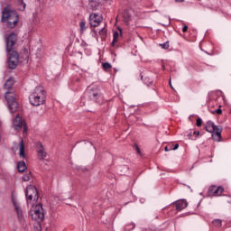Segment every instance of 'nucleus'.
Here are the masks:
<instances>
[{
	"mask_svg": "<svg viewBox=\"0 0 231 231\" xmlns=\"http://www.w3.org/2000/svg\"><path fill=\"white\" fill-rule=\"evenodd\" d=\"M30 190L31 217L33 221H44L45 212L42 203L39 200V190L34 185L30 186Z\"/></svg>",
	"mask_w": 231,
	"mask_h": 231,
	"instance_id": "f257e3e1",
	"label": "nucleus"
},
{
	"mask_svg": "<svg viewBox=\"0 0 231 231\" xmlns=\"http://www.w3.org/2000/svg\"><path fill=\"white\" fill-rule=\"evenodd\" d=\"M2 23H6L7 28L11 29L17 26V23H19L17 12L12 10L10 7H5L2 12Z\"/></svg>",
	"mask_w": 231,
	"mask_h": 231,
	"instance_id": "f03ea898",
	"label": "nucleus"
},
{
	"mask_svg": "<svg viewBox=\"0 0 231 231\" xmlns=\"http://www.w3.org/2000/svg\"><path fill=\"white\" fill-rule=\"evenodd\" d=\"M32 106H42L46 102V94L44 93V88L42 86L36 87L32 94Z\"/></svg>",
	"mask_w": 231,
	"mask_h": 231,
	"instance_id": "7ed1b4c3",
	"label": "nucleus"
},
{
	"mask_svg": "<svg viewBox=\"0 0 231 231\" xmlns=\"http://www.w3.org/2000/svg\"><path fill=\"white\" fill-rule=\"evenodd\" d=\"M17 42V36H15V33H11L8 37H7V41H6V51L7 53H10L9 59L13 60H19V54L17 53V51H12L14 50V46H15V42Z\"/></svg>",
	"mask_w": 231,
	"mask_h": 231,
	"instance_id": "20e7f679",
	"label": "nucleus"
},
{
	"mask_svg": "<svg viewBox=\"0 0 231 231\" xmlns=\"http://www.w3.org/2000/svg\"><path fill=\"white\" fill-rule=\"evenodd\" d=\"M206 131L208 133H214L212 134V138L216 142H219V140H221V133H223V128L221 126L214 125L212 121H208L206 124Z\"/></svg>",
	"mask_w": 231,
	"mask_h": 231,
	"instance_id": "39448f33",
	"label": "nucleus"
},
{
	"mask_svg": "<svg viewBox=\"0 0 231 231\" xmlns=\"http://www.w3.org/2000/svg\"><path fill=\"white\" fill-rule=\"evenodd\" d=\"M15 97L16 95L14 92L7 91L5 93V100L7 101L10 113H16L19 107V104L17 103Z\"/></svg>",
	"mask_w": 231,
	"mask_h": 231,
	"instance_id": "423d86ee",
	"label": "nucleus"
},
{
	"mask_svg": "<svg viewBox=\"0 0 231 231\" xmlns=\"http://www.w3.org/2000/svg\"><path fill=\"white\" fill-rule=\"evenodd\" d=\"M13 125L15 131H21L23 128V134H28V125H26V121L23 120L19 114L16 115L13 121Z\"/></svg>",
	"mask_w": 231,
	"mask_h": 231,
	"instance_id": "0eeeda50",
	"label": "nucleus"
},
{
	"mask_svg": "<svg viewBox=\"0 0 231 231\" xmlns=\"http://www.w3.org/2000/svg\"><path fill=\"white\" fill-rule=\"evenodd\" d=\"M34 149L37 152V156L39 160H46L48 157V152L44 149V145L41 142L34 143Z\"/></svg>",
	"mask_w": 231,
	"mask_h": 231,
	"instance_id": "6e6552de",
	"label": "nucleus"
},
{
	"mask_svg": "<svg viewBox=\"0 0 231 231\" xmlns=\"http://www.w3.org/2000/svg\"><path fill=\"white\" fill-rule=\"evenodd\" d=\"M88 93L91 100H98L100 98V90L97 87H88Z\"/></svg>",
	"mask_w": 231,
	"mask_h": 231,
	"instance_id": "1a4fd4ad",
	"label": "nucleus"
},
{
	"mask_svg": "<svg viewBox=\"0 0 231 231\" xmlns=\"http://www.w3.org/2000/svg\"><path fill=\"white\" fill-rule=\"evenodd\" d=\"M90 25L97 28L102 23V16L93 14L89 16Z\"/></svg>",
	"mask_w": 231,
	"mask_h": 231,
	"instance_id": "9d476101",
	"label": "nucleus"
},
{
	"mask_svg": "<svg viewBox=\"0 0 231 231\" xmlns=\"http://www.w3.org/2000/svg\"><path fill=\"white\" fill-rule=\"evenodd\" d=\"M12 201L19 221H23V208H21V205L14 198H12Z\"/></svg>",
	"mask_w": 231,
	"mask_h": 231,
	"instance_id": "9b49d317",
	"label": "nucleus"
},
{
	"mask_svg": "<svg viewBox=\"0 0 231 231\" xmlns=\"http://www.w3.org/2000/svg\"><path fill=\"white\" fill-rule=\"evenodd\" d=\"M177 210H183L184 208H187L189 203H187V200L180 199L175 202Z\"/></svg>",
	"mask_w": 231,
	"mask_h": 231,
	"instance_id": "f8f14e48",
	"label": "nucleus"
},
{
	"mask_svg": "<svg viewBox=\"0 0 231 231\" xmlns=\"http://www.w3.org/2000/svg\"><path fill=\"white\" fill-rule=\"evenodd\" d=\"M211 192L213 194V196H221V194H223V192H225V189H223V187H212L211 188Z\"/></svg>",
	"mask_w": 231,
	"mask_h": 231,
	"instance_id": "ddd939ff",
	"label": "nucleus"
},
{
	"mask_svg": "<svg viewBox=\"0 0 231 231\" xmlns=\"http://www.w3.org/2000/svg\"><path fill=\"white\" fill-rule=\"evenodd\" d=\"M19 156L20 158H26V154L24 153L25 147H24V141L23 139H20V143H19Z\"/></svg>",
	"mask_w": 231,
	"mask_h": 231,
	"instance_id": "4468645a",
	"label": "nucleus"
},
{
	"mask_svg": "<svg viewBox=\"0 0 231 231\" xmlns=\"http://www.w3.org/2000/svg\"><path fill=\"white\" fill-rule=\"evenodd\" d=\"M16 6L20 12H24V10H26V4L24 3V0H18L16 2Z\"/></svg>",
	"mask_w": 231,
	"mask_h": 231,
	"instance_id": "2eb2a0df",
	"label": "nucleus"
},
{
	"mask_svg": "<svg viewBox=\"0 0 231 231\" xmlns=\"http://www.w3.org/2000/svg\"><path fill=\"white\" fill-rule=\"evenodd\" d=\"M19 60H12L8 58V68L9 69H15L17 68V63Z\"/></svg>",
	"mask_w": 231,
	"mask_h": 231,
	"instance_id": "dca6fc26",
	"label": "nucleus"
},
{
	"mask_svg": "<svg viewBox=\"0 0 231 231\" xmlns=\"http://www.w3.org/2000/svg\"><path fill=\"white\" fill-rule=\"evenodd\" d=\"M14 82L15 80L14 79V78H10L9 79H7L5 83V89H10L12 86H14Z\"/></svg>",
	"mask_w": 231,
	"mask_h": 231,
	"instance_id": "f3484780",
	"label": "nucleus"
},
{
	"mask_svg": "<svg viewBox=\"0 0 231 231\" xmlns=\"http://www.w3.org/2000/svg\"><path fill=\"white\" fill-rule=\"evenodd\" d=\"M19 172H24L26 171V163L24 162H19L17 164Z\"/></svg>",
	"mask_w": 231,
	"mask_h": 231,
	"instance_id": "a211bd4d",
	"label": "nucleus"
},
{
	"mask_svg": "<svg viewBox=\"0 0 231 231\" xmlns=\"http://www.w3.org/2000/svg\"><path fill=\"white\" fill-rule=\"evenodd\" d=\"M21 57L24 59L26 62H28V59H30V55L28 54V49L24 48L21 52Z\"/></svg>",
	"mask_w": 231,
	"mask_h": 231,
	"instance_id": "6ab92c4d",
	"label": "nucleus"
},
{
	"mask_svg": "<svg viewBox=\"0 0 231 231\" xmlns=\"http://www.w3.org/2000/svg\"><path fill=\"white\" fill-rule=\"evenodd\" d=\"M118 37H120V34L118 33V32H114V39L113 42L111 43V46L115 47L116 42H118Z\"/></svg>",
	"mask_w": 231,
	"mask_h": 231,
	"instance_id": "aec40b11",
	"label": "nucleus"
},
{
	"mask_svg": "<svg viewBox=\"0 0 231 231\" xmlns=\"http://www.w3.org/2000/svg\"><path fill=\"white\" fill-rule=\"evenodd\" d=\"M93 32H94V33H97V32H98V33H99V35H101V37H105L106 34V28H104V27L99 30L94 29Z\"/></svg>",
	"mask_w": 231,
	"mask_h": 231,
	"instance_id": "412c9836",
	"label": "nucleus"
},
{
	"mask_svg": "<svg viewBox=\"0 0 231 231\" xmlns=\"http://www.w3.org/2000/svg\"><path fill=\"white\" fill-rule=\"evenodd\" d=\"M41 223H42V221H36V223L34 224V231L42 230V226H41Z\"/></svg>",
	"mask_w": 231,
	"mask_h": 231,
	"instance_id": "4be33fe9",
	"label": "nucleus"
},
{
	"mask_svg": "<svg viewBox=\"0 0 231 231\" xmlns=\"http://www.w3.org/2000/svg\"><path fill=\"white\" fill-rule=\"evenodd\" d=\"M123 17L125 19V23H127L128 21H131V16L129 15V14L127 13V11H125L123 13Z\"/></svg>",
	"mask_w": 231,
	"mask_h": 231,
	"instance_id": "5701e85b",
	"label": "nucleus"
},
{
	"mask_svg": "<svg viewBox=\"0 0 231 231\" xmlns=\"http://www.w3.org/2000/svg\"><path fill=\"white\" fill-rule=\"evenodd\" d=\"M134 226H135L134 223H130L125 226V230L126 231L134 230Z\"/></svg>",
	"mask_w": 231,
	"mask_h": 231,
	"instance_id": "b1692460",
	"label": "nucleus"
},
{
	"mask_svg": "<svg viewBox=\"0 0 231 231\" xmlns=\"http://www.w3.org/2000/svg\"><path fill=\"white\" fill-rule=\"evenodd\" d=\"M213 225H214V226H217L218 228L221 226V225H222V221H221V219H215V220H213Z\"/></svg>",
	"mask_w": 231,
	"mask_h": 231,
	"instance_id": "393cba45",
	"label": "nucleus"
},
{
	"mask_svg": "<svg viewBox=\"0 0 231 231\" xmlns=\"http://www.w3.org/2000/svg\"><path fill=\"white\" fill-rule=\"evenodd\" d=\"M210 113L212 114V115H216V113H217V115H223V110H221V108H218V109H217V110H210Z\"/></svg>",
	"mask_w": 231,
	"mask_h": 231,
	"instance_id": "a878e982",
	"label": "nucleus"
},
{
	"mask_svg": "<svg viewBox=\"0 0 231 231\" xmlns=\"http://www.w3.org/2000/svg\"><path fill=\"white\" fill-rule=\"evenodd\" d=\"M102 66H103V69H105V71H107V69H111V65L107 62L103 63Z\"/></svg>",
	"mask_w": 231,
	"mask_h": 231,
	"instance_id": "bb28decb",
	"label": "nucleus"
},
{
	"mask_svg": "<svg viewBox=\"0 0 231 231\" xmlns=\"http://www.w3.org/2000/svg\"><path fill=\"white\" fill-rule=\"evenodd\" d=\"M79 27H80L81 32L86 31V23L85 22H80Z\"/></svg>",
	"mask_w": 231,
	"mask_h": 231,
	"instance_id": "cd10ccee",
	"label": "nucleus"
},
{
	"mask_svg": "<svg viewBox=\"0 0 231 231\" xmlns=\"http://www.w3.org/2000/svg\"><path fill=\"white\" fill-rule=\"evenodd\" d=\"M28 189H30V186H27L25 189V197L27 199V203H28V201H30V195H28Z\"/></svg>",
	"mask_w": 231,
	"mask_h": 231,
	"instance_id": "c85d7f7f",
	"label": "nucleus"
},
{
	"mask_svg": "<svg viewBox=\"0 0 231 231\" xmlns=\"http://www.w3.org/2000/svg\"><path fill=\"white\" fill-rule=\"evenodd\" d=\"M203 124V120H201V118H198L197 119V127H201Z\"/></svg>",
	"mask_w": 231,
	"mask_h": 231,
	"instance_id": "c756f323",
	"label": "nucleus"
},
{
	"mask_svg": "<svg viewBox=\"0 0 231 231\" xmlns=\"http://www.w3.org/2000/svg\"><path fill=\"white\" fill-rule=\"evenodd\" d=\"M162 48H163L164 50H169V43H162L161 44Z\"/></svg>",
	"mask_w": 231,
	"mask_h": 231,
	"instance_id": "7c9ffc66",
	"label": "nucleus"
},
{
	"mask_svg": "<svg viewBox=\"0 0 231 231\" xmlns=\"http://www.w3.org/2000/svg\"><path fill=\"white\" fill-rule=\"evenodd\" d=\"M41 48H42V42L41 40H38V51H41Z\"/></svg>",
	"mask_w": 231,
	"mask_h": 231,
	"instance_id": "2f4dec72",
	"label": "nucleus"
},
{
	"mask_svg": "<svg viewBox=\"0 0 231 231\" xmlns=\"http://www.w3.org/2000/svg\"><path fill=\"white\" fill-rule=\"evenodd\" d=\"M23 181H30V175H25L23 177Z\"/></svg>",
	"mask_w": 231,
	"mask_h": 231,
	"instance_id": "473e14b6",
	"label": "nucleus"
},
{
	"mask_svg": "<svg viewBox=\"0 0 231 231\" xmlns=\"http://www.w3.org/2000/svg\"><path fill=\"white\" fill-rule=\"evenodd\" d=\"M180 148V144L176 143L174 144V147L173 148H171V151H177V149Z\"/></svg>",
	"mask_w": 231,
	"mask_h": 231,
	"instance_id": "72a5a7b5",
	"label": "nucleus"
},
{
	"mask_svg": "<svg viewBox=\"0 0 231 231\" xmlns=\"http://www.w3.org/2000/svg\"><path fill=\"white\" fill-rule=\"evenodd\" d=\"M189 30V26L185 25L183 28H182V32L185 33L187 32Z\"/></svg>",
	"mask_w": 231,
	"mask_h": 231,
	"instance_id": "f704fd0d",
	"label": "nucleus"
},
{
	"mask_svg": "<svg viewBox=\"0 0 231 231\" xmlns=\"http://www.w3.org/2000/svg\"><path fill=\"white\" fill-rule=\"evenodd\" d=\"M164 151H165L166 152H169V151H171V148L169 149V146H165Z\"/></svg>",
	"mask_w": 231,
	"mask_h": 231,
	"instance_id": "c9c22d12",
	"label": "nucleus"
},
{
	"mask_svg": "<svg viewBox=\"0 0 231 231\" xmlns=\"http://www.w3.org/2000/svg\"><path fill=\"white\" fill-rule=\"evenodd\" d=\"M188 137H189V140H192V133H189V134H188Z\"/></svg>",
	"mask_w": 231,
	"mask_h": 231,
	"instance_id": "e433bc0d",
	"label": "nucleus"
},
{
	"mask_svg": "<svg viewBox=\"0 0 231 231\" xmlns=\"http://www.w3.org/2000/svg\"><path fill=\"white\" fill-rule=\"evenodd\" d=\"M185 0H175V3H184Z\"/></svg>",
	"mask_w": 231,
	"mask_h": 231,
	"instance_id": "4c0bfd02",
	"label": "nucleus"
},
{
	"mask_svg": "<svg viewBox=\"0 0 231 231\" xmlns=\"http://www.w3.org/2000/svg\"><path fill=\"white\" fill-rule=\"evenodd\" d=\"M193 134H196V136H199V132L195 131V132L193 133Z\"/></svg>",
	"mask_w": 231,
	"mask_h": 231,
	"instance_id": "58836bf2",
	"label": "nucleus"
},
{
	"mask_svg": "<svg viewBox=\"0 0 231 231\" xmlns=\"http://www.w3.org/2000/svg\"><path fill=\"white\" fill-rule=\"evenodd\" d=\"M136 151H137V153H138V154H141V151H140V149L138 148V146L136 147Z\"/></svg>",
	"mask_w": 231,
	"mask_h": 231,
	"instance_id": "ea45409f",
	"label": "nucleus"
},
{
	"mask_svg": "<svg viewBox=\"0 0 231 231\" xmlns=\"http://www.w3.org/2000/svg\"><path fill=\"white\" fill-rule=\"evenodd\" d=\"M152 81H144V84H151Z\"/></svg>",
	"mask_w": 231,
	"mask_h": 231,
	"instance_id": "a19ab883",
	"label": "nucleus"
},
{
	"mask_svg": "<svg viewBox=\"0 0 231 231\" xmlns=\"http://www.w3.org/2000/svg\"><path fill=\"white\" fill-rule=\"evenodd\" d=\"M38 115H42V112H38Z\"/></svg>",
	"mask_w": 231,
	"mask_h": 231,
	"instance_id": "79ce46f5",
	"label": "nucleus"
},
{
	"mask_svg": "<svg viewBox=\"0 0 231 231\" xmlns=\"http://www.w3.org/2000/svg\"><path fill=\"white\" fill-rule=\"evenodd\" d=\"M170 86H171V88H172V85L171 84V81H170Z\"/></svg>",
	"mask_w": 231,
	"mask_h": 231,
	"instance_id": "37998d69",
	"label": "nucleus"
},
{
	"mask_svg": "<svg viewBox=\"0 0 231 231\" xmlns=\"http://www.w3.org/2000/svg\"><path fill=\"white\" fill-rule=\"evenodd\" d=\"M142 80H143V76L141 77Z\"/></svg>",
	"mask_w": 231,
	"mask_h": 231,
	"instance_id": "c03bdc74",
	"label": "nucleus"
}]
</instances>
